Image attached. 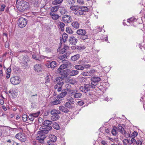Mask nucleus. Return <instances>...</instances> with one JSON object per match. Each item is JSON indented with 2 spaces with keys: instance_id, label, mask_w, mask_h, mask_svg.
I'll use <instances>...</instances> for the list:
<instances>
[{
  "instance_id": "obj_9",
  "label": "nucleus",
  "mask_w": 145,
  "mask_h": 145,
  "mask_svg": "<svg viewBox=\"0 0 145 145\" xmlns=\"http://www.w3.org/2000/svg\"><path fill=\"white\" fill-rule=\"evenodd\" d=\"M59 73L61 75V77H59L58 79L60 80V79L61 80H63L64 78L67 77L68 75V73L65 70H62L59 71Z\"/></svg>"
},
{
  "instance_id": "obj_43",
  "label": "nucleus",
  "mask_w": 145,
  "mask_h": 145,
  "mask_svg": "<svg viewBox=\"0 0 145 145\" xmlns=\"http://www.w3.org/2000/svg\"><path fill=\"white\" fill-rule=\"evenodd\" d=\"M52 112L53 114L55 113V114H57V115H59V114H61L59 110H56L55 109H54L52 110Z\"/></svg>"
},
{
  "instance_id": "obj_59",
  "label": "nucleus",
  "mask_w": 145,
  "mask_h": 145,
  "mask_svg": "<svg viewBox=\"0 0 145 145\" xmlns=\"http://www.w3.org/2000/svg\"><path fill=\"white\" fill-rule=\"evenodd\" d=\"M137 142V140L136 141V140L134 138H132L131 140V143H136V142Z\"/></svg>"
},
{
  "instance_id": "obj_13",
  "label": "nucleus",
  "mask_w": 145,
  "mask_h": 145,
  "mask_svg": "<svg viewBox=\"0 0 145 145\" xmlns=\"http://www.w3.org/2000/svg\"><path fill=\"white\" fill-rule=\"evenodd\" d=\"M69 41L70 44L72 45H75L77 43L78 40L76 38L72 36L69 38Z\"/></svg>"
},
{
  "instance_id": "obj_40",
  "label": "nucleus",
  "mask_w": 145,
  "mask_h": 145,
  "mask_svg": "<svg viewBox=\"0 0 145 145\" xmlns=\"http://www.w3.org/2000/svg\"><path fill=\"white\" fill-rule=\"evenodd\" d=\"M66 31L67 33L70 34H72L73 32L71 29L69 27H67L66 28Z\"/></svg>"
},
{
  "instance_id": "obj_17",
  "label": "nucleus",
  "mask_w": 145,
  "mask_h": 145,
  "mask_svg": "<svg viewBox=\"0 0 145 145\" xmlns=\"http://www.w3.org/2000/svg\"><path fill=\"white\" fill-rule=\"evenodd\" d=\"M80 57V55L79 54H77L71 56V60L73 61H76L78 60Z\"/></svg>"
},
{
  "instance_id": "obj_52",
  "label": "nucleus",
  "mask_w": 145,
  "mask_h": 145,
  "mask_svg": "<svg viewBox=\"0 0 145 145\" xmlns=\"http://www.w3.org/2000/svg\"><path fill=\"white\" fill-rule=\"evenodd\" d=\"M65 106L67 108H70L71 107V103L69 102H66L65 104Z\"/></svg>"
},
{
  "instance_id": "obj_25",
  "label": "nucleus",
  "mask_w": 145,
  "mask_h": 145,
  "mask_svg": "<svg viewBox=\"0 0 145 145\" xmlns=\"http://www.w3.org/2000/svg\"><path fill=\"white\" fill-rule=\"evenodd\" d=\"M61 103L60 101L57 100H55L50 103V104L52 106L56 105L59 104Z\"/></svg>"
},
{
  "instance_id": "obj_32",
  "label": "nucleus",
  "mask_w": 145,
  "mask_h": 145,
  "mask_svg": "<svg viewBox=\"0 0 145 145\" xmlns=\"http://www.w3.org/2000/svg\"><path fill=\"white\" fill-rule=\"evenodd\" d=\"M68 38V35L64 33L62 35L63 41L64 42H65Z\"/></svg>"
},
{
  "instance_id": "obj_18",
  "label": "nucleus",
  "mask_w": 145,
  "mask_h": 145,
  "mask_svg": "<svg viewBox=\"0 0 145 145\" xmlns=\"http://www.w3.org/2000/svg\"><path fill=\"white\" fill-rule=\"evenodd\" d=\"M52 124V121L48 120H46L43 123L44 126L43 127L47 128V127L51 126L50 125Z\"/></svg>"
},
{
  "instance_id": "obj_49",
  "label": "nucleus",
  "mask_w": 145,
  "mask_h": 145,
  "mask_svg": "<svg viewBox=\"0 0 145 145\" xmlns=\"http://www.w3.org/2000/svg\"><path fill=\"white\" fill-rule=\"evenodd\" d=\"M28 120L31 121H33L34 119V117L33 116H32L31 114L29 116H28Z\"/></svg>"
},
{
  "instance_id": "obj_35",
  "label": "nucleus",
  "mask_w": 145,
  "mask_h": 145,
  "mask_svg": "<svg viewBox=\"0 0 145 145\" xmlns=\"http://www.w3.org/2000/svg\"><path fill=\"white\" fill-rule=\"evenodd\" d=\"M50 16H52V18L54 20H56L59 18V16L57 14L53 15L52 14H50Z\"/></svg>"
},
{
  "instance_id": "obj_48",
  "label": "nucleus",
  "mask_w": 145,
  "mask_h": 145,
  "mask_svg": "<svg viewBox=\"0 0 145 145\" xmlns=\"http://www.w3.org/2000/svg\"><path fill=\"white\" fill-rule=\"evenodd\" d=\"M123 135H124L127 138H128L129 137H131V134H129L126 132L125 131L123 132Z\"/></svg>"
},
{
  "instance_id": "obj_2",
  "label": "nucleus",
  "mask_w": 145,
  "mask_h": 145,
  "mask_svg": "<svg viewBox=\"0 0 145 145\" xmlns=\"http://www.w3.org/2000/svg\"><path fill=\"white\" fill-rule=\"evenodd\" d=\"M76 33L78 35L80 36V38L82 40H85L88 38V36L86 35V31L84 29H78L76 31Z\"/></svg>"
},
{
  "instance_id": "obj_63",
  "label": "nucleus",
  "mask_w": 145,
  "mask_h": 145,
  "mask_svg": "<svg viewBox=\"0 0 145 145\" xmlns=\"http://www.w3.org/2000/svg\"><path fill=\"white\" fill-rule=\"evenodd\" d=\"M7 74L6 75V77L7 78H8L10 77V74L9 72H7Z\"/></svg>"
},
{
  "instance_id": "obj_24",
  "label": "nucleus",
  "mask_w": 145,
  "mask_h": 145,
  "mask_svg": "<svg viewBox=\"0 0 145 145\" xmlns=\"http://www.w3.org/2000/svg\"><path fill=\"white\" fill-rule=\"evenodd\" d=\"M68 65V64H63L61 65L58 69V71H60L67 67Z\"/></svg>"
},
{
  "instance_id": "obj_19",
  "label": "nucleus",
  "mask_w": 145,
  "mask_h": 145,
  "mask_svg": "<svg viewBox=\"0 0 145 145\" xmlns=\"http://www.w3.org/2000/svg\"><path fill=\"white\" fill-rule=\"evenodd\" d=\"M59 110L65 113H67L69 112V110L65 107L63 106H59Z\"/></svg>"
},
{
  "instance_id": "obj_56",
  "label": "nucleus",
  "mask_w": 145,
  "mask_h": 145,
  "mask_svg": "<svg viewBox=\"0 0 145 145\" xmlns=\"http://www.w3.org/2000/svg\"><path fill=\"white\" fill-rule=\"evenodd\" d=\"M91 67L90 65L89 64H86L83 67H84V69L85 68L88 69L89 68Z\"/></svg>"
},
{
  "instance_id": "obj_21",
  "label": "nucleus",
  "mask_w": 145,
  "mask_h": 145,
  "mask_svg": "<svg viewBox=\"0 0 145 145\" xmlns=\"http://www.w3.org/2000/svg\"><path fill=\"white\" fill-rule=\"evenodd\" d=\"M81 7L79 6L77 10L74 12V14L77 15H81L83 14V13L82 12Z\"/></svg>"
},
{
  "instance_id": "obj_61",
  "label": "nucleus",
  "mask_w": 145,
  "mask_h": 145,
  "mask_svg": "<svg viewBox=\"0 0 145 145\" xmlns=\"http://www.w3.org/2000/svg\"><path fill=\"white\" fill-rule=\"evenodd\" d=\"M97 84H90V85L91 86V88L92 89H94L95 88V86H96V85Z\"/></svg>"
},
{
  "instance_id": "obj_5",
  "label": "nucleus",
  "mask_w": 145,
  "mask_h": 145,
  "mask_svg": "<svg viewBox=\"0 0 145 145\" xmlns=\"http://www.w3.org/2000/svg\"><path fill=\"white\" fill-rule=\"evenodd\" d=\"M16 138L22 142H25L26 140V137L25 134L24 133H19L15 136Z\"/></svg>"
},
{
  "instance_id": "obj_6",
  "label": "nucleus",
  "mask_w": 145,
  "mask_h": 145,
  "mask_svg": "<svg viewBox=\"0 0 145 145\" xmlns=\"http://www.w3.org/2000/svg\"><path fill=\"white\" fill-rule=\"evenodd\" d=\"M20 78L17 76L11 77L10 78V82L14 85L19 84L20 82Z\"/></svg>"
},
{
  "instance_id": "obj_46",
  "label": "nucleus",
  "mask_w": 145,
  "mask_h": 145,
  "mask_svg": "<svg viewBox=\"0 0 145 145\" xmlns=\"http://www.w3.org/2000/svg\"><path fill=\"white\" fill-rule=\"evenodd\" d=\"M59 26L60 28L61 29V31H63V28L65 26V24L63 22H60V24L59 25Z\"/></svg>"
},
{
  "instance_id": "obj_10",
  "label": "nucleus",
  "mask_w": 145,
  "mask_h": 145,
  "mask_svg": "<svg viewBox=\"0 0 145 145\" xmlns=\"http://www.w3.org/2000/svg\"><path fill=\"white\" fill-rule=\"evenodd\" d=\"M57 137L54 135H51L50 137V140L47 141V143H50L51 145H55L54 142L56 141Z\"/></svg>"
},
{
  "instance_id": "obj_33",
  "label": "nucleus",
  "mask_w": 145,
  "mask_h": 145,
  "mask_svg": "<svg viewBox=\"0 0 145 145\" xmlns=\"http://www.w3.org/2000/svg\"><path fill=\"white\" fill-rule=\"evenodd\" d=\"M59 9V7L58 6H56L54 7H52L50 10L52 12H54L57 11Z\"/></svg>"
},
{
  "instance_id": "obj_55",
  "label": "nucleus",
  "mask_w": 145,
  "mask_h": 145,
  "mask_svg": "<svg viewBox=\"0 0 145 145\" xmlns=\"http://www.w3.org/2000/svg\"><path fill=\"white\" fill-rule=\"evenodd\" d=\"M77 2L80 4H83L84 3L83 0H77Z\"/></svg>"
},
{
  "instance_id": "obj_42",
  "label": "nucleus",
  "mask_w": 145,
  "mask_h": 145,
  "mask_svg": "<svg viewBox=\"0 0 145 145\" xmlns=\"http://www.w3.org/2000/svg\"><path fill=\"white\" fill-rule=\"evenodd\" d=\"M45 138L46 137H45L44 136L43 137L42 135H41V136H38L37 137V138L39 139V140L40 141V142H42Z\"/></svg>"
},
{
  "instance_id": "obj_26",
  "label": "nucleus",
  "mask_w": 145,
  "mask_h": 145,
  "mask_svg": "<svg viewBox=\"0 0 145 145\" xmlns=\"http://www.w3.org/2000/svg\"><path fill=\"white\" fill-rule=\"evenodd\" d=\"M118 131L122 134H123V132L125 131L123 127L120 124H119L118 126Z\"/></svg>"
},
{
  "instance_id": "obj_64",
  "label": "nucleus",
  "mask_w": 145,
  "mask_h": 145,
  "mask_svg": "<svg viewBox=\"0 0 145 145\" xmlns=\"http://www.w3.org/2000/svg\"><path fill=\"white\" fill-rule=\"evenodd\" d=\"M101 143L102 144L104 145H106H106L107 144L105 142V141L103 140H102L101 141Z\"/></svg>"
},
{
  "instance_id": "obj_53",
  "label": "nucleus",
  "mask_w": 145,
  "mask_h": 145,
  "mask_svg": "<svg viewBox=\"0 0 145 145\" xmlns=\"http://www.w3.org/2000/svg\"><path fill=\"white\" fill-rule=\"evenodd\" d=\"M6 7V6L5 4H3L1 6V8L0 9L1 12L3 11L4 10V9Z\"/></svg>"
},
{
  "instance_id": "obj_8",
  "label": "nucleus",
  "mask_w": 145,
  "mask_h": 145,
  "mask_svg": "<svg viewBox=\"0 0 145 145\" xmlns=\"http://www.w3.org/2000/svg\"><path fill=\"white\" fill-rule=\"evenodd\" d=\"M62 21L65 23H70L72 20L71 16L70 15H64L62 17Z\"/></svg>"
},
{
  "instance_id": "obj_57",
  "label": "nucleus",
  "mask_w": 145,
  "mask_h": 145,
  "mask_svg": "<svg viewBox=\"0 0 145 145\" xmlns=\"http://www.w3.org/2000/svg\"><path fill=\"white\" fill-rule=\"evenodd\" d=\"M66 52L65 49V48H62L61 49L60 51V53L63 54L65 53Z\"/></svg>"
},
{
  "instance_id": "obj_51",
  "label": "nucleus",
  "mask_w": 145,
  "mask_h": 145,
  "mask_svg": "<svg viewBox=\"0 0 145 145\" xmlns=\"http://www.w3.org/2000/svg\"><path fill=\"white\" fill-rule=\"evenodd\" d=\"M111 133L114 136H116L117 135V132L115 130V129H112L111 130Z\"/></svg>"
},
{
  "instance_id": "obj_22",
  "label": "nucleus",
  "mask_w": 145,
  "mask_h": 145,
  "mask_svg": "<svg viewBox=\"0 0 145 145\" xmlns=\"http://www.w3.org/2000/svg\"><path fill=\"white\" fill-rule=\"evenodd\" d=\"M34 70L37 72H40L41 71L42 67L40 64H37L34 66Z\"/></svg>"
},
{
  "instance_id": "obj_27",
  "label": "nucleus",
  "mask_w": 145,
  "mask_h": 145,
  "mask_svg": "<svg viewBox=\"0 0 145 145\" xmlns=\"http://www.w3.org/2000/svg\"><path fill=\"white\" fill-rule=\"evenodd\" d=\"M79 72L76 70H74L71 71L70 73V74L71 76H73L76 75L78 74Z\"/></svg>"
},
{
  "instance_id": "obj_15",
  "label": "nucleus",
  "mask_w": 145,
  "mask_h": 145,
  "mask_svg": "<svg viewBox=\"0 0 145 145\" xmlns=\"http://www.w3.org/2000/svg\"><path fill=\"white\" fill-rule=\"evenodd\" d=\"M67 92L66 89H64L62 91L61 93L57 96V97L58 99H60L64 97L67 94Z\"/></svg>"
},
{
  "instance_id": "obj_31",
  "label": "nucleus",
  "mask_w": 145,
  "mask_h": 145,
  "mask_svg": "<svg viewBox=\"0 0 145 145\" xmlns=\"http://www.w3.org/2000/svg\"><path fill=\"white\" fill-rule=\"evenodd\" d=\"M39 0H29V2L32 4H33L34 6H36L39 3Z\"/></svg>"
},
{
  "instance_id": "obj_41",
  "label": "nucleus",
  "mask_w": 145,
  "mask_h": 145,
  "mask_svg": "<svg viewBox=\"0 0 145 145\" xmlns=\"http://www.w3.org/2000/svg\"><path fill=\"white\" fill-rule=\"evenodd\" d=\"M22 119L24 121H28V116L26 115H24L22 117Z\"/></svg>"
},
{
  "instance_id": "obj_4",
  "label": "nucleus",
  "mask_w": 145,
  "mask_h": 145,
  "mask_svg": "<svg viewBox=\"0 0 145 145\" xmlns=\"http://www.w3.org/2000/svg\"><path fill=\"white\" fill-rule=\"evenodd\" d=\"M27 20L24 18H20L18 20V24L20 28H23L26 26L27 23Z\"/></svg>"
},
{
  "instance_id": "obj_12",
  "label": "nucleus",
  "mask_w": 145,
  "mask_h": 145,
  "mask_svg": "<svg viewBox=\"0 0 145 145\" xmlns=\"http://www.w3.org/2000/svg\"><path fill=\"white\" fill-rule=\"evenodd\" d=\"M101 79L100 77H94L91 78L92 82L91 84H95L97 85L99 82L101 80Z\"/></svg>"
},
{
  "instance_id": "obj_44",
  "label": "nucleus",
  "mask_w": 145,
  "mask_h": 145,
  "mask_svg": "<svg viewBox=\"0 0 145 145\" xmlns=\"http://www.w3.org/2000/svg\"><path fill=\"white\" fill-rule=\"evenodd\" d=\"M68 100L70 103H71L72 104H74V98L70 97L69 98Z\"/></svg>"
},
{
  "instance_id": "obj_62",
  "label": "nucleus",
  "mask_w": 145,
  "mask_h": 145,
  "mask_svg": "<svg viewBox=\"0 0 145 145\" xmlns=\"http://www.w3.org/2000/svg\"><path fill=\"white\" fill-rule=\"evenodd\" d=\"M73 0H69L68 1V3L69 4H71V5H72L73 3Z\"/></svg>"
},
{
  "instance_id": "obj_11",
  "label": "nucleus",
  "mask_w": 145,
  "mask_h": 145,
  "mask_svg": "<svg viewBox=\"0 0 145 145\" xmlns=\"http://www.w3.org/2000/svg\"><path fill=\"white\" fill-rule=\"evenodd\" d=\"M57 63L55 61H52L51 62L48 63L46 65V66L48 68H51L53 69L57 67Z\"/></svg>"
},
{
  "instance_id": "obj_50",
  "label": "nucleus",
  "mask_w": 145,
  "mask_h": 145,
  "mask_svg": "<svg viewBox=\"0 0 145 145\" xmlns=\"http://www.w3.org/2000/svg\"><path fill=\"white\" fill-rule=\"evenodd\" d=\"M56 80L57 81V82H58L57 83L58 84H59V86L60 87H62V86L63 85L64 82H62L60 81L59 80V81L58 82L57 78V79H56Z\"/></svg>"
},
{
  "instance_id": "obj_20",
  "label": "nucleus",
  "mask_w": 145,
  "mask_h": 145,
  "mask_svg": "<svg viewBox=\"0 0 145 145\" xmlns=\"http://www.w3.org/2000/svg\"><path fill=\"white\" fill-rule=\"evenodd\" d=\"M71 25L74 28L77 29L79 28L80 23L77 21H74L72 23Z\"/></svg>"
},
{
  "instance_id": "obj_47",
  "label": "nucleus",
  "mask_w": 145,
  "mask_h": 145,
  "mask_svg": "<svg viewBox=\"0 0 145 145\" xmlns=\"http://www.w3.org/2000/svg\"><path fill=\"white\" fill-rule=\"evenodd\" d=\"M75 48L78 50H81L82 49H84L85 48L84 46H75Z\"/></svg>"
},
{
  "instance_id": "obj_30",
  "label": "nucleus",
  "mask_w": 145,
  "mask_h": 145,
  "mask_svg": "<svg viewBox=\"0 0 145 145\" xmlns=\"http://www.w3.org/2000/svg\"><path fill=\"white\" fill-rule=\"evenodd\" d=\"M53 127L56 130H59L60 129V127L59 124L56 122H54L52 123Z\"/></svg>"
},
{
  "instance_id": "obj_45",
  "label": "nucleus",
  "mask_w": 145,
  "mask_h": 145,
  "mask_svg": "<svg viewBox=\"0 0 145 145\" xmlns=\"http://www.w3.org/2000/svg\"><path fill=\"white\" fill-rule=\"evenodd\" d=\"M138 135V133L137 131H134L132 134H131V137L134 138Z\"/></svg>"
},
{
  "instance_id": "obj_29",
  "label": "nucleus",
  "mask_w": 145,
  "mask_h": 145,
  "mask_svg": "<svg viewBox=\"0 0 145 145\" xmlns=\"http://www.w3.org/2000/svg\"><path fill=\"white\" fill-rule=\"evenodd\" d=\"M77 70H83L84 69V67L81 65H76L74 67Z\"/></svg>"
},
{
  "instance_id": "obj_16",
  "label": "nucleus",
  "mask_w": 145,
  "mask_h": 145,
  "mask_svg": "<svg viewBox=\"0 0 145 145\" xmlns=\"http://www.w3.org/2000/svg\"><path fill=\"white\" fill-rule=\"evenodd\" d=\"M50 113L52 115V116L51 117V119L52 120L55 121L59 119L60 116L59 115H57V114H55V113L53 114L52 112V110Z\"/></svg>"
},
{
  "instance_id": "obj_1",
  "label": "nucleus",
  "mask_w": 145,
  "mask_h": 145,
  "mask_svg": "<svg viewBox=\"0 0 145 145\" xmlns=\"http://www.w3.org/2000/svg\"><path fill=\"white\" fill-rule=\"evenodd\" d=\"M18 9L21 12L28 10L30 8L29 3L24 0L20 1L18 3Z\"/></svg>"
},
{
  "instance_id": "obj_34",
  "label": "nucleus",
  "mask_w": 145,
  "mask_h": 145,
  "mask_svg": "<svg viewBox=\"0 0 145 145\" xmlns=\"http://www.w3.org/2000/svg\"><path fill=\"white\" fill-rule=\"evenodd\" d=\"M32 58L36 60H38L39 61L41 60L40 58L39 57V55L37 54H34L32 55Z\"/></svg>"
},
{
  "instance_id": "obj_54",
  "label": "nucleus",
  "mask_w": 145,
  "mask_h": 145,
  "mask_svg": "<svg viewBox=\"0 0 145 145\" xmlns=\"http://www.w3.org/2000/svg\"><path fill=\"white\" fill-rule=\"evenodd\" d=\"M31 115L33 116L34 118H36L39 115V113H36L33 114H31Z\"/></svg>"
},
{
  "instance_id": "obj_23",
  "label": "nucleus",
  "mask_w": 145,
  "mask_h": 145,
  "mask_svg": "<svg viewBox=\"0 0 145 145\" xmlns=\"http://www.w3.org/2000/svg\"><path fill=\"white\" fill-rule=\"evenodd\" d=\"M78 63L84 66L86 63H88V61L86 59H83L82 60H79L78 62Z\"/></svg>"
},
{
  "instance_id": "obj_3",
  "label": "nucleus",
  "mask_w": 145,
  "mask_h": 145,
  "mask_svg": "<svg viewBox=\"0 0 145 145\" xmlns=\"http://www.w3.org/2000/svg\"><path fill=\"white\" fill-rule=\"evenodd\" d=\"M52 126L47 127V128L44 127H40V130L38 131V134L40 135H43L46 134L48 132V131L51 130Z\"/></svg>"
},
{
  "instance_id": "obj_58",
  "label": "nucleus",
  "mask_w": 145,
  "mask_h": 145,
  "mask_svg": "<svg viewBox=\"0 0 145 145\" xmlns=\"http://www.w3.org/2000/svg\"><path fill=\"white\" fill-rule=\"evenodd\" d=\"M137 145H142V143L141 141L138 140L136 142Z\"/></svg>"
},
{
  "instance_id": "obj_60",
  "label": "nucleus",
  "mask_w": 145,
  "mask_h": 145,
  "mask_svg": "<svg viewBox=\"0 0 145 145\" xmlns=\"http://www.w3.org/2000/svg\"><path fill=\"white\" fill-rule=\"evenodd\" d=\"M78 105L80 106H82L84 104V102L82 101H80L78 102Z\"/></svg>"
},
{
  "instance_id": "obj_39",
  "label": "nucleus",
  "mask_w": 145,
  "mask_h": 145,
  "mask_svg": "<svg viewBox=\"0 0 145 145\" xmlns=\"http://www.w3.org/2000/svg\"><path fill=\"white\" fill-rule=\"evenodd\" d=\"M78 7L79 6H72L70 7V9L71 10L76 11L78 9Z\"/></svg>"
},
{
  "instance_id": "obj_7",
  "label": "nucleus",
  "mask_w": 145,
  "mask_h": 145,
  "mask_svg": "<svg viewBox=\"0 0 145 145\" xmlns=\"http://www.w3.org/2000/svg\"><path fill=\"white\" fill-rule=\"evenodd\" d=\"M91 88L90 84H85L84 86H81L80 88V90L82 92L86 93L90 90Z\"/></svg>"
},
{
  "instance_id": "obj_38",
  "label": "nucleus",
  "mask_w": 145,
  "mask_h": 145,
  "mask_svg": "<svg viewBox=\"0 0 145 145\" xmlns=\"http://www.w3.org/2000/svg\"><path fill=\"white\" fill-rule=\"evenodd\" d=\"M82 95V94L80 93H75L74 96V97L76 98H80Z\"/></svg>"
},
{
  "instance_id": "obj_37",
  "label": "nucleus",
  "mask_w": 145,
  "mask_h": 145,
  "mask_svg": "<svg viewBox=\"0 0 145 145\" xmlns=\"http://www.w3.org/2000/svg\"><path fill=\"white\" fill-rule=\"evenodd\" d=\"M82 10H81L82 12L84 13V12H88L89 9L86 7H81Z\"/></svg>"
},
{
  "instance_id": "obj_36",
  "label": "nucleus",
  "mask_w": 145,
  "mask_h": 145,
  "mask_svg": "<svg viewBox=\"0 0 145 145\" xmlns=\"http://www.w3.org/2000/svg\"><path fill=\"white\" fill-rule=\"evenodd\" d=\"M63 0H54L52 2L53 5H55L59 4L61 3Z\"/></svg>"
},
{
  "instance_id": "obj_28",
  "label": "nucleus",
  "mask_w": 145,
  "mask_h": 145,
  "mask_svg": "<svg viewBox=\"0 0 145 145\" xmlns=\"http://www.w3.org/2000/svg\"><path fill=\"white\" fill-rule=\"evenodd\" d=\"M67 53L65 54L64 55H62L59 57V59L62 60V61H64L65 59L67 58Z\"/></svg>"
},
{
  "instance_id": "obj_14",
  "label": "nucleus",
  "mask_w": 145,
  "mask_h": 145,
  "mask_svg": "<svg viewBox=\"0 0 145 145\" xmlns=\"http://www.w3.org/2000/svg\"><path fill=\"white\" fill-rule=\"evenodd\" d=\"M95 72V70L93 69H91L89 71L83 72L82 73V75L85 76H90L92 75Z\"/></svg>"
}]
</instances>
